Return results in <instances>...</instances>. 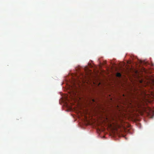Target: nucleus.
Wrapping results in <instances>:
<instances>
[{"label": "nucleus", "instance_id": "2", "mask_svg": "<svg viewBox=\"0 0 154 154\" xmlns=\"http://www.w3.org/2000/svg\"><path fill=\"white\" fill-rule=\"evenodd\" d=\"M142 82L141 81H140V82L141 83Z\"/></svg>", "mask_w": 154, "mask_h": 154}, {"label": "nucleus", "instance_id": "1", "mask_svg": "<svg viewBox=\"0 0 154 154\" xmlns=\"http://www.w3.org/2000/svg\"><path fill=\"white\" fill-rule=\"evenodd\" d=\"M116 76L118 77H120L121 76V74L120 73H117L116 74Z\"/></svg>", "mask_w": 154, "mask_h": 154}]
</instances>
